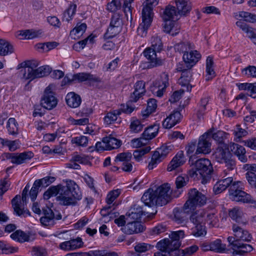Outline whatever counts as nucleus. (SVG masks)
<instances>
[{
    "label": "nucleus",
    "mask_w": 256,
    "mask_h": 256,
    "mask_svg": "<svg viewBox=\"0 0 256 256\" xmlns=\"http://www.w3.org/2000/svg\"><path fill=\"white\" fill-rule=\"evenodd\" d=\"M58 195L56 200L61 205L74 206L82 198V193L78 186L72 180L66 181L64 186L58 185L49 188L44 194V200Z\"/></svg>",
    "instance_id": "obj_1"
},
{
    "label": "nucleus",
    "mask_w": 256,
    "mask_h": 256,
    "mask_svg": "<svg viewBox=\"0 0 256 256\" xmlns=\"http://www.w3.org/2000/svg\"><path fill=\"white\" fill-rule=\"evenodd\" d=\"M233 182V178L231 176L218 181L214 186L213 190L214 193L216 194L221 193L228 188H230Z\"/></svg>",
    "instance_id": "obj_24"
},
{
    "label": "nucleus",
    "mask_w": 256,
    "mask_h": 256,
    "mask_svg": "<svg viewBox=\"0 0 256 256\" xmlns=\"http://www.w3.org/2000/svg\"><path fill=\"white\" fill-rule=\"evenodd\" d=\"M66 100L67 104L72 108L78 107L82 102L80 96L74 92L68 93L66 96Z\"/></svg>",
    "instance_id": "obj_28"
},
{
    "label": "nucleus",
    "mask_w": 256,
    "mask_h": 256,
    "mask_svg": "<svg viewBox=\"0 0 256 256\" xmlns=\"http://www.w3.org/2000/svg\"><path fill=\"white\" fill-rule=\"evenodd\" d=\"M206 198L202 192L196 188L190 190L188 193V199L184 204L186 210H191L193 212L197 206L206 204Z\"/></svg>",
    "instance_id": "obj_7"
},
{
    "label": "nucleus",
    "mask_w": 256,
    "mask_h": 256,
    "mask_svg": "<svg viewBox=\"0 0 256 256\" xmlns=\"http://www.w3.org/2000/svg\"><path fill=\"white\" fill-rule=\"evenodd\" d=\"M10 238L19 242L23 243L34 240L35 234L30 232H25L21 230H16L10 235Z\"/></svg>",
    "instance_id": "obj_19"
},
{
    "label": "nucleus",
    "mask_w": 256,
    "mask_h": 256,
    "mask_svg": "<svg viewBox=\"0 0 256 256\" xmlns=\"http://www.w3.org/2000/svg\"><path fill=\"white\" fill-rule=\"evenodd\" d=\"M72 142L78 146H86L88 143V138L86 136H82L73 138L72 140Z\"/></svg>",
    "instance_id": "obj_59"
},
{
    "label": "nucleus",
    "mask_w": 256,
    "mask_h": 256,
    "mask_svg": "<svg viewBox=\"0 0 256 256\" xmlns=\"http://www.w3.org/2000/svg\"><path fill=\"white\" fill-rule=\"evenodd\" d=\"M213 171L211 162L207 158H202L195 162L194 168L189 170L188 174L194 178H202V182L205 184L211 178Z\"/></svg>",
    "instance_id": "obj_3"
},
{
    "label": "nucleus",
    "mask_w": 256,
    "mask_h": 256,
    "mask_svg": "<svg viewBox=\"0 0 256 256\" xmlns=\"http://www.w3.org/2000/svg\"><path fill=\"white\" fill-rule=\"evenodd\" d=\"M228 134L227 133L222 131L218 130L216 132L212 133L211 138H212L214 140L218 142L221 146L224 144V140L226 138V136Z\"/></svg>",
    "instance_id": "obj_43"
},
{
    "label": "nucleus",
    "mask_w": 256,
    "mask_h": 256,
    "mask_svg": "<svg viewBox=\"0 0 256 256\" xmlns=\"http://www.w3.org/2000/svg\"><path fill=\"white\" fill-rule=\"evenodd\" d=\"M26 68L22 70L23 78L30 81L37 78H42L48 76L51 72V68L48 66H42L34 69L38 64L34 60L28 61L24 64Z\"/></svg>",
    "instance_id": "obj_5"
},
{
    "label": "nucleus",
    "mask_w": 256,
    "mask_h": 256,
    "mask_svg": "<svg viewBox=\"0 0 256 256\" xmlns=\"http://www.w3.org/2000/svg\"><path fill=\"white\" fill-rule=\"evenodd\" d=\"M150 150V146H146L138 150H136L133 153L134 158L137 160H141L142 156L145 154L148 153Z\"/></svg>",
    "instance_id": "obj_51"
},
{
    "label": "nucleus",
    "mask_w": 256,
    "mask_h": 256,
    "mask_svg": "<svg viewBox=\"0 0 256 256\" xmlns=\"http://www.w3.org/2000/svg\"><path fill=\"white\" fill-rule=\"evenodd\" d=\"M159 128L158 124H154L146 128L142 134L144 140H148L155 138L158 134Z\"/></svg>",
    "instance_id": "obj_30"
},
{
    "label": "nucleus",
    "mask_w": 256,
    "mask_h": 256,
    "mask_svg": "<svg viewBox=\"0 0 256 256\" xmlns=\"http://www.w3.org/2000/svg\"><path fill=\"white\" fill-rule=\"evenodd\" d=\"M34 156L32 152H26L20 153L19 154H14L13 158V164H20L30 160Z\"/></svg>",
    "instance_id": "obj_32"
},
{
    "label": "nucleus",
    "mask_w": 256,
    "mask_h": 256,
    "mask_svg": "<svg viewBox=\"0 0 256 256\" xmlns=\"http://www.w3.org/2000/svg\"><path fill=\"white\" fill-rule=\"evenodd\" d=\"M55 180V178L53 176H46L40 180H35V182L40 188V186L46 188L50 185Z\"/></svg>",
    "instance_id": "obj_46"
},
{
    "label": "nucleus",
    "mask_w": 256,
    "mask_h": 256,
    "mask_svg": "<svg viewBox=\"0 0 256 256\" xmlns=\"http://www.w3.org/2000/svg\"><path fill=\"white\" fill-rule=\"evenodd\" d=\"M239 16L247 22H256V14L246 12H240Z\"/></svg>",
    "instance_id": "obj_54"
},
{
    "label": "nucleus",
    "mask_w": 256,
    "mask_h": 256,
    "mask_svg": "<svg viewBox=\"0 0 256 256\" xmlns=\"http://www.w3.org/2000/svg\"><path fill=\"white\" fill-rule=\"evenodd\" d=\"M144 230L142 225L137 221L128 222L122 228L124 232L128 234L142 232Z\"/></svg>",
    "instance_id": "obj_23"
},
{
    "label": "nucleus",
    "mask_w": 256,
    "mask_h": 256,
    "mask_svg": "<svg viewBox=\"0 0 256 256\" xmlns=\"http://www.w3.org/2000/svg\"><path fill=\"white\" fill-rule=\"evenodd\" d=\"M221 164H223L226 168V169L224 170V172L226 175L228 174V172L234 170L236 166V162L232 158V156Z\"/></svg>",
    "instance_id": "obj_40"
},
{
    "label": "nucleus",
    "mask_w": 256,
    "mask_h": 256,
    "mask_svg": "<svg viewBox=\"0 0 256 256\" xmlns=\"http://www.w3.org/2000/svg\"><path fill=\"white\" fill-rule=\"evenodd\" d=\"M154 247L153 245L147 243L140 242L136 245L134 250L137 252L142 253L152 249Z\"/></svg>",
    "instance_id": "obj_45"
},
{
    "label": "nucleus",
    "mask_w": 256,
    "mask_h": 256,
    "mask_svg": "<svg viewBox=\"0 0 256 256\" xmlns=\"http://www.w3.org/2000/svg\"><path fill=\"white\" fill-rule=\"evenodd\" d=\"M20 34L26 39H32L37 37L38 35V32L33 30H21Z\"/></svg>",
    "instance_id": "obj_57"
},
{
    "label": "nucleus",
    "mask_w": 256,
    "mask_h": 256,
    "mask_svg": "<svg viewBox=\"0 0 256 256\" xmlns=\"http://www.w3.org/2000/svg\"><path fill=\"white\" fill-rule=\"evenodd\" d=\"M122 16L118 13L114 14L111 18L110 25L122 28Z\"/></svg>",
    "instance_id": "obj_56"
},
{
    "label": "nucleus",
    "mask_w": 256,
    "mask_h": 256,
    "mask_svg": "<svg viewBox=\"0 0 256 256\" xmlns=\"http://www.w3.org/2000/svg\"><path fill=\"white\" fill-rule=\"evenodd\" d=\"M167 230L166 225L158 224L150 230V234L151 236L158 235L165 232Z\"/></svg>",
    "instance_id": "obj_50"
},
{
    "label": "nucleus",
    "mask_w": 256,
    "mask_h": 256,
    "mask_svg": "<svg viewBox=\"0 0 256 256\" xmlns=\"http://www.w3.org/2000/svg\"><path fill=\"white\" fill-rule=\"evenodd\" d=\"M172 200L170 186L168 183L164 184L155 190L150 188L142 195L141 200L145 206L149 207L154 206H162L166 204Z\"/></svg>",
    "instance_id": "obj_2"
},
{
    "label": "nucleus",
    "mask_w": 256,
    "mask_h": 256,
    "mask_svg": "<svg viewBox=\"0 0 256 256\" xmlns=\"http://www.w3.org/2000/svg\"><path fill=\"white\" fill-rule=\"evenodd\" d=\"M178 15L174 6H168L164 12L162 18L165 22L175 21L178 20Z\"/></svg>",
    "instance_id": "obj_27"
},
{
    "label": "nucleus",
    "mask_w": 256,
    "mask_h": 256,
    "mask_svg": "<svg viewBox=\"0 0 256 256\" xmlns=\"http://www.w3.org/2000/svg\"><path fill=\"white\" fill-rule=\"evenodd\" d=\"M229 216L236 222L239 221L242 218V212L238 207H234L229 210Z\"/></svg>",
    "instance_id": "obj_47"
},
{
    "label": "nucleus",
    "mask_w": 256,
    "mask_h": 256,
    "mask_svg": "<svg viewBox=\"0 0 256 256\" xmlns=\"http://www.w3.org/2000/svg\"><path fill=\"white\" fill-rule=\"evenodd\" d=\"M14 52L13 46L8 41L0 39V56H6Z\"/></svg>",
    "instance_id": "obj_33"
},
{
    "label": "nucleus",
    "mask_w": 256,
    "mask_h": 256,
    "mask_svg": "<svg viewBox=\"0 0 256 256\" xmlns=\"http://www.w3.org/2000/svg\"><path fill=\"white\" fill-rule=\"evenodd\" d=\"M242 240L240 239L235 238L232 236H229L228 238V242L230 245L232 246V248L234 249H240L241 248H244L246 246H250L248 244H243L242 242Z\"/></svg>",
    "instance_id": "obj_38"
},
{
    "label": "nucleus",
    "mask_w": 256,
    "mask_h": 256,
    "mask_svg": "<svg viewBox=\"0 0 256 256\" xmlns=\"http://www.w3.org/2000/svg\"><path fill=\"white\" fill-rule=\"evenodd\" d=\"M246 150L242 146L238 147V149L235 152L234 154L236 155L238 160L242 162H247L248 158L246 156Z\"/></svg>",
    "instance_id": "obj_61"
},
{
    "label": "nucleus",
    "mask_w": 256,
    "mask_h": 256,
    "mask_svg": "<svg viewBox=\"0 0 256 256\" xmlns=\"http://www.w3.org/2000/svg\"><path fill=\"white\" fill-rule=\"evenodd\" d=\"M134 92L131 94L130 100L136 102L146 92L145 82L142 80L138 81L134 85Z\"/></svg>",
    "instance_id": "obj_20"
},
{
    "label": "nucleus",
    "mask_w": 256,
    "mask_h": 256,
    "mask_svg": "<svg viewBox=\"0 0 256 256\" xmlns=\"http://www.w3.org/2000/svg\"><path fill=\"white\" fill-rule=\"evenodd\" d=\"M144 125L142 124L140 120H135L131 122L130 125V131L132 132L138 133L142 130Z\"/></svg>",
    "instance_id": "obj_55"
},
{
    "label": "nucleus",
    "mask_w": 256,
    "mask_h": 256,
    "mask_svg": "<svg viewBox=\"0 0 256 256\" xmlns=\"http://www.w3.org/2000/svg\"><path fill=\"white\" fill-rule=\"evenodd\" d=\"M177 70L182 72L181 76L179 79V82L182 86H186V90L190 92L192 86L190 82L192 78L191 68H186L183 64H179L176 68Z\"/></svg>",
    "instance_id": "obj_13"
},
{
    "label": "nucleus",
    "mask_w": 256,
    "mask_h": 256,
    "mask_svg": "<svg viewBox=\"0 0 256 256\" xmlns=\"http://www.w3.org/2000/svg\"><path fill=\"white\" fill-rule=\"evenodd\" d=\"M44 216L40 218V222L44 226H54L56 224V220L62 218V215L58 210H52L48 206L42 208Z\"/></svg>",
    "instance_id": "obj_9"
},
{
    "label": "nucleus",
    "mask_w": 256,
    "mask_h": 256,
    "mask_svg": "<svg viewBox=\"0 0 256 256\" xmlns=\"http://www.w3.org/2000/svg\"><path fill=\"white\" fill-rule=\"evenodd\" d=\"M198 248V246L196 245L192 246L186 248L184 250H180V254H178V256H190L196 252Z\"/></svg>",
    "instance_id": "obj_63"
},
{
    "label": "nucleus",
    "mask_w": 256,
    "mask_h": 256,
    "mask_svg": "<svg viewBox=\"0 0 256 256\" xmlns=\"http://www.w3.org/2000/svg\"><path fill=\"white\" fill-rule=\"evenodd\" d=\"M248 132L245 130L241 128L240 125H237L234 131V139L236 142L240 141L242 137L246 136Z\"/></svg>",
    "instance_id": "obj_52"
},
{
    "label": "nucleus",
    "mask_w": 256,
    "mask_h": 256,
    "mask_svg": "<svg viewBox=\"0 0 256 256\" xmlns=\"http://www.w3.org/2000/svg\"><path fill=\"white\" fill-rule=\"evenodd\" d=\"M157 107L156 100L154 98H150L148 100V106L143 114L144 116H148L154 112Z\"/></svg>",
    "instance_id": "obj_41"
},
{
    "label": "nucleus",
    "mask_w": 256,
    "mask_h": 256,
    "mask_svg": "<svg viewBox=\"0 0 256 256\" xmlns=\"http://www.w3.org/2000/svg\"><path fill=\"white\" fill-rule=\"evenodd\" d=\"M18 124L15 118H10L6 124V128L10 134L16 135L18 134Z\"/></svg>",
    "instance_id": "obj_37"
},
{
    "label": "nucleus",
    "mask_w": 256,
    "mask_h": 256,
    "mask_svg": "<svg viewBox=\"0 0 256 256\" xmlns=\"http://www.w3.org/2000/svg\"><path fill=\"white\" fill-rule=\"evenodd\" d=\"M182 116L180 112L174 110L162 122V126L165 128H170L180 122Z\"/></svg>",
    "instance_id": "obj_22"
},
{
    "label": "nucleus",
    "mask_w": 256,
    "mask_h": 256,
    "mask_svg": "<svg viewBox=\"0 0 256 256\" xmlns=\"http://www.w3.org/2000/svg\"><path fill=\"white\" fill-rule=\"evenodd\" d=\"M246 178L252 188H256V174L254 172L248 170L246 174Z\"/></svg>",
    "instance_id": "obj_49"
},
{
    "label": "nucleus",
    "mask_w": 256,
    "mask_h": 256,
    "mask_svg": "<svg viewBox=\"0 0 256 256\" xmlns=\"http://www.w3.org/2000/svg\"><path fill=\"white\" fill-rule=\"evenodd\" d=\"M212 251L216 252H222L226 249V244H222L221 240L217 239L214 242L210 243Z\"/></svg>",
    "instance_id": "obj_42"
},
{
    "label": "nucleus",
    "mask_w": 256,
    "mask_h": 256,
    "mask_svg": "<svg viewBox=\"0 0 256 256\" xmlns=\"http://www.w3.org/2000/svg\"><path fill=\"white\" fill-rule=\"evenodd\" d=\"M142 22L140 24L137 29L138 34L141 37H144L147 34V30L152 21V18L144 16H142Z\"/></svg>",
    "instance_id": "obj_26"
},
{
    "label": "nucleus",
    "mask_w": 256,
    "mask_h": 256,
    "mask_svg": "<svg viewBox=\"0 0 256 256\" xmlns=\"http://www.w3.org/2000/svg\"><path fill=\"white\" fill-rule=\"evenodd\" d=\"M186 162V158L183 151H179L173 158L168 164L167 170L171 172L183 165Z\"/></svg>",
    "instance_id": "obj_21"
},
{
    "label": "nucleus",
    "mask_w": 256,
    "mask_h": 256,
    "mask_svg": "<svg viewBox=\"0 0 256 256\" xmlns=\"http://www.w3.org/2000/svg\"><path fill=\"white\" fill-rule=\"evenodd\" d=\"M102 142L106 145V150L118 148L122 144V142L110 136L102 138Z\"/></svg>",
    "instance_id": "obj_31"
},
{
    "label": "nucleus",
    "mask_w": 256,
    "mask_h": 256,
    "mask_svg": "<svg viewBox=\"0 0 256 256\" xmlns=\"http://www.w3.org/2000/svg\"><path fill=\"white\" fill-rule=\"evenodd\" d=\"M206 212L202 210L193 212L190 216V220L194 224H202L206 217Z\"/></svg>",
    "instance_id": "obj_34"
},
{
    "label": "nucleus",
    "mask_w": 256,
    "mask_h": 256,
    "mask_svg": "<svg viewBox=\"0 0 256 256\" xmlns=\"http://www.w3.org/2000/svg\"><path fill=\"white\" fill-rule=\"evenodd\" d=\"M213 64L214 62L212 58L208 56L206 62V80H210L212 77L214 76L215 72L212 68Z\"/></svg>",
    "instance_id": "obj_36"
},
{
    "label": "nucleus",
    "mask_w": 256,
    "mask_h": 256,
    "mask_svg": "<svg viewBox=\"0 0 256 256\" xmlns=\"http://www.w3.org/2000/svg\"><path fill=\"white\" fill-rule=\"evenodd\" d=\"M192 212L191 210H186L184 204L182 208H176L174 210V220L178 224H185L188 220V215Z\"/></svg>",
    "instance_id": "obj_16"
},
{
    "label": "nucleus",
    "mask_w": 256,
    "mask_h": 256,
    "mask_svg": "<svg viewBox=\"0 0 256 256\" xmlns=\"http://www.w3.org/2000/svg\"><path fill=\"white\" fill-rule=\"evenodd\" d=\"M178 14L186 16L192 10L191 3L186 0H176Z\"/></svg>",
    "instance_id": "obj_25"
},
{
    "label": "nucleus",
    "mask_w": 256,
    "mask_h": 256,
    "mask_svg": "<svg viewBox=\"0 0 256 256\" xmlns=\"http://www.w3.org/2000/svg\"><path fill=\"white\" fill-rule=\"evenodd\" d=\"M242 72L248 78H256V66H249L242 70Z\"/></svg>",
    "instance_id": "obj_58"
},
{
    "label": "nucleus",
    "mask_w": 256,
    "mask_h": 256,
    "mask_svg": "<svg viewBox=\"0 0 256 256\" xmlns=\"http://www.w3.org/2000/svg\"><path fill=\"white\" fill-rule=\"evenodd\" d=\"M184 232L179 230L172 232L170 236V238H167V244H168V250L170 254L173 255L172 252H174V256H178L180 252L179 248L180 246L181 242L180 240L184 237Z\"/></svg>",
    "instance_id": "obj_11"
},
{
    "label": "nucleus",
    "mask_w": 256,
    "mask_h": 256,
    "mask_svg": "<svg viewBox=\"0 0 256 256\" xmlns=\"http://www.w3.org/2000/svg\"><path fill=\"white\" fill-rule=\"evenodd\" d=\"M163 48L161 39L158 36L152 38V46L143 52L144 56L148 61V68H151L161 66L164 64V60L158 57L157 53L160 52Z\"/></svg>",
    "instance_id": "obj_4"
},
{
    "label": "nucleus",
    "mask_w": 256,
    "mask_h": 256,
    "mask_svg": "<svg viewBox=\"0 0 256 256\" xmlns=\"http://www.w3.org/2000/svg\"><path fill=\"white\" fill-rule=\"evenodd\" d=\"M76 8V4H70L68 8L64 12V20L69 22L72 19V16L75 14Z\"/></svg>",
    "instance_id": "obj_48"
},
{
    "label": "nucleus",
    "mask_w": 256,
    "mask_h": 256,
    "mask_svg": "<svg viewBox=\"0 0 256 256\" xmlns=\"http://www.w3.org/2000/svg\"><path fill=\"white\" fill-rule=\"evenodd\" d=\"M58 104V100L54 94L50 90V86H48L41 100L42 106L48 110H50L55 108Z\"/></svg>",
    "instance_id": "obj_14"
},
{
    "label": "nucleus",
    "mask_w": 256,
    "mask_h": 256,
    "mask_svg": "<svg viewBox=\"0 0 256 256\" xmlns=\"http://www.w3.org/2000/svg\"><path fill=\"white\" fill-rule=\"evenodd\" d=\"M192 234L196 237L205 236L206 234L205 227L202 224L195 225L194 227L192 228Z\"/></svg>",
    "instance_id": "obj_44"
},
{
    "label": "nucleus",
    "mask_w": 256,
    "mask_h": 256,
    "mask_svg": "<svg viewBox=\"0 0 256 256\" xmlns=\"http://www.w3.org/2000/svg\"><path fill=\"white\" fill-rule=\"evenodd\" d=\"M28 192V190L27 188H24L22 192V196L20 195H16L12 200V204L14 212L18 216H23L24 217H26L30 215L28 210H25L24 208H21L20 207L21 200H22L24 204V203L26 204Z\"/></svg>",
    "instance_id": "obj_10"
},
{
    "label": "nucleus",
    "mask_w": 256,
    "mask_h": 256,
    "mask_svg": "<svg viewBox=\"0 0 256 256\" xmlns=\"http://www.w3.org/2000/svg\"><path fill=\"white\" fill-rule=\"evenodd\" d=\"M200 57L201 55L198 51L190 50V52H187L184 54V62L182 64L186 66V68H192L200 58Z\"/></svg>",
    "instance_id": "obj_15"
},
{
    "label": "nucleus",
    "mask_w": 256,
    "mask_h": 256,
    "mask_svg": "<svg viewBox=\"0 0 256 256\" xmlns=\"http://www.w3.org/2000/svg\"><path fill=\"white\" fill-rule=\"evenodd\" d=\"M72 78L78 82L88 81L90 84L101 82V79L96 75L88 72H80L73 74Z\"/></svg>",
    "instance_id": "obj_17"
},
{
    "label": "nucleus",
    "mask_w": 256,
    "mask_h": 256,
    "mask_svg": "<svg viewBox=\"0 0 256 256\" xmlns=\"http://www.w3.org/2000/svg\"><path fill=\"white\" fill-rule=\"evenodd\" d=\"M121 4L118 0H112L110 2L108 3L107 6V9L111 12H114L120 9Z\"/></svg>",
    "instance_id": "obj_64"
},
{
    "label": "nucleus",
    "mask_w": 256,
    "mask_h": 256,
    "mask_svg": "<svg viewBox=\"0 0 256 256\" xmlns=\"http://www.w3.org/2000/svg\"><path fill=\"white\" fill-rule=\"evenodd\" d=\"M242 183L234 181L228 188L229 198L232 201L248 203L250 202V195L243 190Z\"/></svg>",
    "instance_id": "obj_6"
},
{
    "label": "nucleus",
    "mask_w": 256,
    "mask_h": 256,
    "mask_svg": "<svg viewBox=\"0 0 256 256\" xmlns=\"http://www.w3.org/2000/svg\"><path fill=\"white\" fill-rule=\"evenodd\" d=\"M174 146L172 144L162 145L158 148L152 155L150 162H149L148 168L152 170L156 168L158 164L172 150Z\"/></svg>",
    "instance_id": "obj_8"
},
{
    "label": "nucleus",
    "mask_w": 256,
    "mask_h": 256,
    "mask_svg": "<svg viewBox=\"0 0 256 256\" xmlns=\"http://www.w3.org/2000/svg\"><path fill=\"white\" fill-rule=\"evenodd\" d=\"M121 28H118L116 26L110 25L107 29L106 32L104 34V38L106 39H109L114 38L118 34L120 31Z\"/></svg>",
    "instance_id": "obj_39"
},
{
    "label": "nucleus",
    "mask_w": 256,
    "mask_h": 256,
    "mask_svg": "<svg viewBox=\"0 0 256 256\" xmlns=\"http://www.w3.org/2000/svg\"><path fill=\"white\" fill-rule=\"evenodd\" d=\"M194 45L190 42H182L174 45V48L176 51L180 52H186L193 48Z\"/></svg>",
    "instance_id": "obj_35"
},
{
    "label": "nucleus",
    "mask_w": 256,
    "mask_h": 256,
    "mask_svg": "<svg viewBox=\"0 0 256 256\" xmlns=\"http://www.w3.org/2000/svg\"><path fill=\"white\" fill-rule=\"evenodd\" d=\"M58 44L55 42H48L43 44H38V48L42 49L46 52H48L52 49L55 48L57 46Z\"/></svg>",
    "instance_id": "obj_60"
},
{
    "label": "nucleus",
    "mask_w": 256,
    "mask_h": 256,
    "mask_svg": "<svg viewBox=\"0 0 256 256\" xmlns=\"http://www.w3.org/2000/svg\"><path fill=\"white\" fill-rule=\"evenodd\" d=\"M132 158V154L130 152H122L118 154L116 157V162H122V163L130 161Z\"/></svg>",
    "instance_id": "obj_53"
},
{
    "label": "nucleus",
    "mask_w": 256,
    "mask_h": 256,
    "mask_svg": "<svg viewBox=\"0 0 256 256\" xmlns=\"http://www.w3.org/2000/svg\"><path fill=\"white\" fill-rule=\"evenodd\" d=\"M211 226H214L217 224L218 220L214 213H206L204 219Z\"/></svg>",
    "instance_id": "obj_62"
},
{
    "label": "nucleus",
    "mask_w": 256,
    "mask_h": 256,
    "mask_svg": "<svg viewBox=\"0 0 256 256\" xmlns=\"http://www.w3.org/2000/svg\"><path fill=\"white\" fill-rule=\"evenodd\" d=\"M214 130V128H212L199 138L197 144L196 154H207L210 153L212 145L211 134Z\"/></svg>",
    "instance_id": "obj_12"
},
{
    "label": "nucleus",
    "mask_w": 256,
    "mask_h": 256,
    "mask_svg": "<svg viewBox=\"0 0 256 256\" xmlns=\"http://www.w3.org/2000/svg\"><path fill=\"white\" fill-rule=\"evenodd\" d=\"M158 0H146L142 10V16L152 18L153 8L158 4Z\"/></svg>",
    "instance_id": "obj_29"
},
{
    "label": "nucleus",
    "mask_w": 256,
    "mask_h": 256,
    "mask_svg": "<svg viewBox=\"0 0 256 256\" xmlns=\"http://www.w3.org/2000/svg\"><path fill=\"white\" fill-rule=\"evenodd\" d=\"M231 156V154L228 150L226 144L219 146L212 154L214 159L220 163L229 158Z\"/></svg>",
    "instance_id": "obj_18"
}]
</instances>
